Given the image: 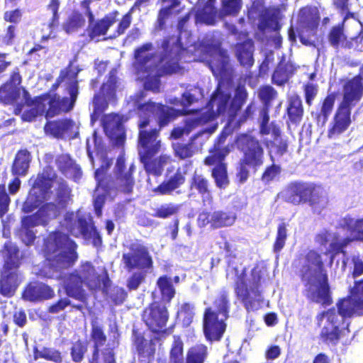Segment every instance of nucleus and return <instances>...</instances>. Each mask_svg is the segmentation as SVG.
<instances>
[{
  "mask_svg": "<svg viewBox=\"0 0 363 363\" xmlns=\"http://www.w3.org/2000/svg\"><path fill=\"white\" fill-rule=\"evenodd\" d=\"M300 277L306 282L305 296L310 302L323 307L333 303L328 272L320 253L315 250L308 251Z\"/></svg>",
  "mask_w": 363,
  "mask_h": 363,
  "instance_id": "f257e3e1",
  "label": "nucleus"
},
{
  "mask_svg": "<svg viewBox=\"0 0 363 363\" xmlns=\"http://www.w3.org/2000/svg\"><path fill=\"white\" fill-rule=\"evenodd\" d=\"M84 285L91 291H97L103 286V292L108 294L111 280L107 274L102 278L93 264L85 261L81 262L77 269L67 274L63 281V287L67 296L84 303L87 298L83 289Z\"/></svg>",
  "mask_w": 363,
  "mask_h": 363,
  "instance_id": "f03ea898",
  "label": "nucleus"
},
{
  "mask_svg": "<svg viewBox=\"0 0 363 363\" xmlns=\"http://www.w3.org/2000/svg\"><path fill=\"white\" fill-rule=\"evenodd\" d=\"M247 91L244 86L238 85L235 89V96L230 101V94L225 93L218 86L211 94L207 103L208 110L201 111L191 110L192 113H198L199 117L208 118L206 124L216 120L219 116L226 115L231 120L234 119L247 101Z\"/></svg>",
  "mask_w": 363,
  "mask_h": 363,
  "instance_id": "7ed1b4c3",
  "label": "nucleus"
},
{
  "mask_svg": "<svg viewBox=\"0 0 363 363\" xmlns=\"http://www.w3.org/2000/svg\"><path fill=\"white\" fill-rule=\"evenodd\" d=\"M215 310L208 306L203 316V330L209 342L220 341L227 328L225 320L229 318L230 303L229 291L221 289L213 302Z\"/></svg>",
  "mask_w": 363,
  "mask_h": 363,
  "instance_id": "20e7f679",
  "label": "nucleus"
},
{
  "mask_svg": "<svg viewBox=\"0 0 363 363\" xmlns=\"http://www.w3.org/2000/svg\"><path fill=\"white\" fill-rule=\"evenodd\" d=\"M352 315H345L335 308L318 313L315 316L317 325L320 327L324 318L325 323L321 328L319 339L326 345H336L342 342L346 344L350 340V330L345 318Z\"/></svg>",
  "mask_w": 363,
  "mask_h": 363,
  "instance_id": "39448f33",
  "label": "nucleus"
},
{
  "mask_svg": "<svg viewBox=\"0 0 363 363\" xmlns=\"http://www.w3.org/2000/svg\"><path fill=\"white\" fill-rule=\"evenodd\" d=\"M281 194L284 202L294 206L307 203L315 208L328 202L327 194L321 185L302 180L289 182Z\"/></svg>",
  "mask_w": 363,
  "mask_h": 363,
  "instance_id": "423d86ee",
  "label": "nucleus"
},
{
  "mask_svg": "<svg viewBox=\"0 0 363 363\" xmlns=\"http://www.w3.org/2000/svg\"><path fill=\"white\" fill-rule=\"evenodd\" d=\"M230 133L228 126L222 129L214 140L213 145L209 148V155L204 158L203 162L206 166H215L211 170V177L219 189H225L230 183L227 164L224 161L231 152L232 145H225Z\"/></svg>",
  "mask_w": 363,
  "mask_h": 363,
  "instance_id": "0eeeda50",
  "label": "nucleus"
},
{
  "mask_svg": "<svg viewBox=\"0 0 363 363\" xmlns=\"http://www.w3.org/2000/svg\"><path fill=\"white\" fill-rule=\"evenodd\" d=\"M262 269L255 265L250 271V278L247 280V272L243 269L235 277L233 289L236 298L242 303L247 312L258 309L262 296Z\"/></svg>",
  "mask_w": 363,
  "mask_h": 363,
  "instance_id": "6e6552de",
  "label": "nucleus"
},
{
  "mask_svg": "<svg viewBox=\"0 0 363 363\" xmlns=\"http://www.w3.org/2000/svg\"><path fill=\"white\" fill-rule=\"evenodd\" d=\"M238 146L242 153L236 168V179L245 183L250 176L249 168L256 172L264 164V150L261 143L254 136L242 134L238 140Z\"/></svg>",
  "mask_w": 363,
  "mask_h": 363,
  "instance_id": "1a4fd4ad",
  "label": "nucleus"
},
{
  "mask_svg": "<svg viewBox=\"0 0 363 363\" xmlns=\"http://www.w3.org/2000/svg\"><path fill=\"white\" fill-rule=\"evenodd\" d=\"M76 242L69 235L60 230L50 232L44 240V252L47 257L55 255L57 267L62 269L71 267L77 259Z\"/></svg>",
  "mask_w": 363,
  "mask_h": 363,
  "instance_id": "9d476101",
  "label": "nucleus"
},
{
  "mask_svg": "<svg viewBox=\"0 0 363 363\" xmlns=\"http://www.w3.org/2000/svg\"><path fill=\"white\" fill-rule=\"evenodd\" d=\"M110 332L113 333L111 342L106 345L103 350L101 349L106 341L107 337L102 326L91 323L90 338L93 342L91 356L88 363H117L115 350L119 345L120 333L117 325H114L110 328Z\"/></svg>",
  "mask_w": 363,
  "mask_h": 363,
  "instance_id": "9b49d317",
  "label": "nucleus"
},
{
  "mask_svg": "<svg viewBox=\"0 0 363 363\" xmlns=\"http://www.w3.org/2000/svg\"><path fill=\"white\" fill-rule=\"evenodd\" d=\"M67 96H61L57 93L45 92V101H43V108L40 109L39 116L51 118L62 113L70 112L74 107L79 91L78 82H71L67 87Z\"/></svg>",
  "mask_w": 363,
  "mask_h": 363,
  "instance_id": "f8f14e48",
  "label": "nucleus"
},
{
  "mask_svg": "<svg viewBox=\"0 0 363 363\" xmlns=\"http://www.w3.org/2000/svg\"><path fill=\"white\" fill-rule=\"evenodd\" d=\"M169 319L167 307L161 301L150 303L142 313V320L148 330L161 337H167L173 333L174 325L167 328Z\"/></svg>",
  "mask_w": 363,
  "mask_h": 363,
  "instance_id": "ddd939ff",
  "label": "nucleus"
},
{
  "mask_svg": "<svg viewBox=\"0 0 363 363\" xmlns=\"http://www.w3.org/2000/svg\"><path fill=\"white\" fill-rule=\"evenodd\" d=\"M359 102L360 100L342 92V99L328 125L327 136L329 139H337L349 129L352 123V109Z\"/></svg>",
  "mask_w": 363,
  "mask_h": 363,
  "instance_id": "4468645a",
  "label": "nucleus"
},
{
  "mask_svg": "<svg viewBox=\"0 0 363 363\" xmlns=\"http://www.w3.org/2000/svg\"><path fill=\"white\" fill-rule=\"evenodd\" d=\"M162 52L160 62L163 71L167 74L177 72L179 69V61L185 48L180 36L168 35L162 42Z\"/></svg>",
  "mask_w": 363,
  "mask_h": 363,
  "instance_id": "2eb2a0df",
  "label": "nucleus"
},
{
  "mask_svg": "<svg viewBox=\"0 0 363 363\" xmlns=\"http://www.w3.org/2000/svg\"><path fill=\"white\" fill-rule=\"evenodd\" d=\"M117 82L116 70L112 69L108 74L107 81L102 83L99 91L93 96L94 108L91 114L92 121H96L104 113L110 101L116 100Z\"/></svg>",
  "mask_w": 363,
  "mask_h": 363,
  "instance_id": "dca6fc26",
  "label": "nucleus"
},
{
  "mask_svg": "<svg viewBox=\"0 0 363 363\" xmlns=\"http://www.w3.org/2000/svg\"><path fill=\"white\" fill-rule=\"evenodd\" d=\"M320 13L316 6L306 5L299 9L297 13V32L300 42L306 46H313V41L303 35V32H308L313 35L316 34L320 24Z\"/></svg>",
  "mask_w": 363,
  "mask_h": 363,
  "instance_id": "f3484780",
  "label": "nucleus"
},
{
  "mask_svg": "<svg viewBox=\"0 0 363 363\" xmlns=\"http://www.w3.org/2000/svg\"><path fill=\"white\" fill-rule=\"evenodd\" d=\"M73 214L65 218L66 228L69 233L75 238L83 237L85 240H91L92 245L99 248L102 245L101 236L94 225L91 218L87 219L84 216L74 219Z\"/></svg>",
  "mask_w": 363,
  "mask_h": 363,
  "instance_id": "a211bd4d",
  "label": "nucleus"
},
{
  "mask_svg": "<svg viewBox=\"0 0 363 363\" xmlns=\"http://www.w3.org/2000/svg\"><path fill=\"white\" fill-rule=\"evenodd\" d=\"M130 251L123 253L122 259L128 271L138 269L140 271H147L153 267V260L147 247L140 244H132L129 247Z\"/></svg>",
  "mask_w": 363,
  "mask_h": 363,
  "instance_id": "6ab92c4d",
  "label": "nucleus"
},
{
  "mask_svg": "<svg viewBox=\"0 0 363 363\" xmlns=\"http://www.w3.org/2000/svg\"><path fill=\"white\" fill-rule=\"evenodd\" d=\"M336 306L345 315H363V278L354 282L347 297L340 299Z\"/></svg>",
  "mask_w": 363,
  "mask_h": 363,
  "instance_id": "aec40b11",
  "label": "nucleus"
},
{
  "mask_svg": "<svg viewBox=\"0 0 363 363\" xmlns=\"http://www.w3.org/2000/svg\"><path fill=\"white\" fill-rule=\"evenodd\" d=\"M21 89L24 103L16 102L13 113L15 115H19L25 106L30 107L21 114V119L23 121L32 122L39 116L40 109L43 108V101H45L46 95L43 93L32 98L25 87L21 86Z\"/></svg>",
  "mask_w": 363,
  "mask_h": 363,
  "instance_id": "412c9836",
  "label": "nucleus"
},
{
  "mask_svg": "<svg viewBox=\"0 0 363 363\" xmlns=\"http://www.w3.org/2000/svg\"><path fill=\"white\" fill-rule=\"evenodd\" d=\"M236 218L235 213L232 211L218 210L212 213L204 211L199 214L197 223L200 227L210 225L211 228L218 229L233 225Z\"/></svg>",
  "mask_w": 363,
  "mask_h": 363,
  "instance_id": "4be33fe9",
  "label": "nucleus"
},
{
  "mask_svg": "<svg viewBox=\"0 0 363 363\" xmlns=\"http://www.w3.org/2000/svg\"><path fill=\"white\" fill-rule=\"evenodd\" d=\"M149 124V118H144L138 123V143L143 148L140 152H159L161 147L160 140H157L160 129L147 130L146 128Z\"/></svg>",
  "mask_w": 363,
  "mask_h": 363,
  "instance_id": "5701e85b",
  "label": "nucleus"
},
{
  "mask_svg": "<svg viewBox=\"0 0 363 363\" xmlns=\"http://www.w3.org/2000/svg\"><path fill=\"white\" fill-rule=\"evenodd\" d=\"M21 82L19 72H13L9 79L0 86V103L4 106L16 104L21 96Z\"/></svg>",
  "mask_w": 363,
  "mask_h": 363,
  "instance_id": "b1692460",
  "label": "nucleus"
},
{
  "mask_svg": "<svg viewBox=\"0 0 363 363\" xmlns=\"http://www.w3.org/2000/svg\"><path fill=\"white\" fill-rule=\"evenodd\" d=\"M55 296V291L50 286L38 281L28 283L21 294L23 300L33 303L50 300Z\"/></svg>",
  "mask_w": 363,
  "mask_h": 363,
  "instance_id": "393cba45",
  "label": "nucleus"
},
{
  "mask_svg": "<svg viewBox=\"0 0 363 363\" xmlns=\"http://www.w3.org/2000/svg\"><path fill=\"white\" fill-rule=\"evenodd\" d=\"M102 123L105 131L115 145H123L126 138V134L120 116L115 113L104 115Z\"/></svg>",
  "mask_w": 363,
  "mask_h": 363,
  "instance_id": "a878e982",
  "label": "nucleus"
},
{
  "mask_svg": "<svg viewBox=\"0 0 363 363\" xmlns=\"http://www.w3.org/2000/svg\"><path fill=\"white\" fill-rule=\"evenodd\" d=\"M281 18V9L278 6L264 7L259 15L257 28L261 33L267 30L278 33L281 28L279 22Z\"/></svg>",
  "mask_w": 363,
  "mask_h": 363,
  "instance_id": "bb28decb",
  "label": "nucleus"
},
{
  "mask_svg": "<svg viewBox=\"0 0 363 363\" xmlns=\"http://www.w3.org/2000/svg\"><path fill=\"white\" fill-rule=\"evenodd\" d=\"M75 128V122L69 118L48 121L44 125V131L47 135L57 139H63L70 136Z\"/></svg>",
  "mask_w": 363,
  "mask_h": 363,
  "instance_id": "cd10ccee",
  "label": "nucleus"
},
{
  "mask_svg": "<svg viewBox=\"0 0 363 363\" xmlns=\"http://www.w3.org/2000/svg\"><path fill=\"white\" fill-rule=\"evenodd\" d=\"M297 69L296 65L282 56L272 75V82L277 86H284L294 75Z\"/></svg>",
  "mask_w": 363,
  "mask_h": 363,
  "instance_id": "c85d7f7f",
  "label": "nucleus"
},
{
  "mask_svg": "<svg viewBox=\"0 0 363 363\" xmlns=\"http://www.w3.org/2000/svg\"><path fill=\"white\" fill-rule=\"evenodd\" d=\"M337 98L336 92L328 93L319 103V109L312 112L311 115L318 126L325 125L331 115Z\"/></svg>",
  "mask_w": 363,
  "mask_h": 363,
  "instance_id": "c756f323",
  "label": "nucleus"
},
{
  "mask_svg": "<svg viewBox=\"0 0 363 363\" xmlns=\"http://www.w3.org/2000/svg\"><path fill=\"white\" fill-rule=\"evenodd\" d=\"M61 207L54 202H46L41 205L36 212L28 215L38 225L46 227L52 220L60 216Z\"/></svg>",
  "mask_w": 363,
  "mask_h": 363,
  "instance_id": "7c9ffc66",
  "label": "nucleus"
},
{
  "mask_svg": "<svg viewBox=\"0 0 363 363\" xmlns=\"http://www.w3.org/2000/svg\"><path fill=\"white\" fill-rule=\"evenodd\" d=\"M217 128L218 123H214L210 127L200 130L199 132L196 133V134L191 137V143H182L178 142L173 143L172 148L174 150V156L180 160H186L191 157L195 153L192 142L194 141L199 136L202 135L203 133H208L210 135L213 133L217 129Z\"/></svg>",
  "mask_w": 363,
  "mask_h": 363,
  "instance_id": "2f4dec72",
  "label": "nucleus"
},
{
  "mask_svg": "<svg viewBox=\"0 0 363 363\" xmlns=\"http://www.w3.org/2000/svg\"><path fill=\"white\" fill-rule=\"evenodd\" d=\"M158 152H139L140 160L143 164L146 172L155 176H160L163 171V167L169 160L165 155L154 158Z\"/></svg>",
  "mask_w": 363,
  "mask_h": 363,
  "instance_id": "473e14b6",
  "label": "nucleus"
},
{
  "mask_svg": "<svg viewBox=\"0 0 363 363\" xmlns=\"http://www.w3.org/2000/svg\"><path fill=\"white\" fill-rule=\"evenodd\" d=\"M254 51L255 44L250 38L235 45V55L240 65L246 69H250L254 65Z\"/></svg>",
  "mask_w": 363,
  "mask_h": 363,
  "instance_id": "72a5a7b5",
  "label": "nucleus"
},
{
  "mask_svg": "<svg viewBox=\"0 0 363 363\" xmlns=\"http://www.w3.org/2000/svg\"><path fill=\"white\" fill-rule=\"evenodd\" d=\"M116 22V15H106L102 18L89 21V25L86 29L87 35L91 40L101 35H105L110 27Z\"/></svg>",
  "mask_w": 363,
  "mask_h": 363,
  "instance_id": "f704fd0d",
  "label": "nucleus"
},
{
  "mask_svg": "<svg viewBox=\"0 0 363 363\" xmlns=\"http://www.w3.org/2000/svg\"><path fill=\"white\" fill-rule=\"evenodd\" d=\"M134 344L140 363L154 362L156 350L152 340L147 342L142 334H137L134 338Z\"/></svg>",
  "mask_w": 363,
  "mask_h": 363,
  "instance_id": "c9c22d12",
  "label": "nucleus"
},
{
  "mask_svg": "<svg viewBox=\"0 0 363 363\" xmlns=\"http://www.w3.org/2000/svg\"><path fill=\"white\" fill-rule=\"evenodd\" d=\"M286 113L288 125H298L303 120L304 108L301 97L298 94L291 96L287 101Z\"/></svg>",
  "mask_w": 363,
  "mask_h": 363,
  "instance_id": "e433bc0d",
  "label": "nucleus"
},
{
  "mask_svg": "<svg viewBox=\"0 0 363 363\" xmlns=\"http://www.w3.org/2000/svg\"><path fill=\"white\" fill-rule=\"evenodd\" d=\"M20 284L18 271L1 269L0 277V294L12 297Z\"/></svg>",
  "mask_w": 363,
  "mask_h": 363,
  "instance_id": "4c0bfd02",
  "label": "nucleus"
},
{
  "mask_svg": "<svg viewBox=\"0 0 363 363\" xmlns=\"http://www.w3.org/2000/svg\"><path fill=\"white\" fill-rule=\"evenodd\" d=\"M57 174L50 165L45 166L34 179L32 189H38L42 194H47L52 187Z\"/></svg>",
  "mask_w": 363,
  "mask_h": 363,
  "instance_id": "58836bf2",
  "label": "nucleus"
},
{
  "mask_svg": "<svg viewBox=\"0 0 363 363\" xmlns=\"http://www.w3.org/2000/svg\"><path fill=\"white\" fill-rule=\"evenodd\" d=\"M4 264L2 269L18 271L21 264V256L18 247L10 242H6L3 247Z\"/></svg>",
  "mask_w": 363,
  "mask_h": 363,
  "instance_id": "ea45409f",
  "label": "nucleus"
},
{
  "mask_svg": "<svg viewBox=\"0 0 363 363\" xmlns=\"http://www.w3.org/2000/svg\"><path fill=\"white\" fill-rule=\"evenodd\" d=\"M162 7L159 10L157 18V27L163 29L165 26L166 20L172 15L179 14L183 7L182 0H160Z\"/></svg>",
  "mask_w": 363,
  "mask_h": 363,
  "instance_id": "a19ab883",
  "label": "nucleus"
},
{
  "mask_svg": "<svg viewBox=\"0 0 363 363\" xmlns=\"http://www.w3.org/2000/svg\"><path fill=\"white\" fill-rule=\"evenodd\" d=\"M189 113H191V111L188 112H183L182 111L176 109L173 107L162 104V103H157L155 115L157 117V122L159 129L160 130L161 128L167 126L178 116Z\"/></svg>",
  "mask_w": 363,
  "mask_h": 363,
  "instance_id": "79ce46f5",
  "label": "nucleus"
},
{
  "mask_svg": "<svg viewBox=\"0 0 363 363\" xmlns=\"http://www.w3.org/2000/svg\"><path fill=\"white\" fill-rule=\"evenodd\" d=\"M208 118L205 116L199 117L198 113L193 117L189 118L184 121V125L182 127H174L170 133V138L173 140H178L182 138L184 135H188L193 130L199 126H203L206 124Z\"/></svg>",
  "mask_w": 363,
  "mask_h": 363,
  "instance_id": "37998d69",
  "label": "nucleus"
},
{
  "mask_svg": "<svg viewBox=\"0 0 363 363\" xmlns=\"http://www.w3.org/2000/svg\"><path fill=\"white\" fill-rule=\"evenodd\" d=\"M31 160V154L27 149L18 150L11 168L12 174L17 177H25L28 174Z\"/></svg>",
  "mask_w": 363,
  "mask_h": 363,
  "instance_id": "c03bdc74",
  "label": "nucleus"
},
{
  "mask_svg": "<svg viewBox=\"0 0 363 363\" xmlns=\"http://www.w3.org/2000/svg\"><path fill=\"white\" fill-rule=\"evenodd\" d=\"M342 90V92L362 100L363 97V64L359 67V73L357 75L344 81Z\"/></svg>",
  "mask_w": 363,
  "mask_h": 363,
  "instance_id": "a18cd8bd",
  "label": "nucleus"
},
{
  "mask_svg": "<svg viewBox=\"0 0 363 363\" xmlns=\"http://www.w3.org/2000/svg\"><path fill=\"white\" fill-rule=\"evenodd\" d=\"M185 172L178 169L176 172L170 177L167 180L162 182L154 190L155 193L160 195L171 194L175 189L180 187L185 183Z\"/></svg>",
  "mask_w": 363,
  "mask_h": 363,
  "instance_id": "49530a36",
  "label": "nucleus"
},
{
  "mask_svg": "<svg viewBox=\"0 0 363 363\" xmlns=\"http://www.w3.org/2000/svg\"><path fill=\"white\" fill-rule=\"evenodd\" d=\"M55 164L57 169L62 174L72 173L74 181H77L82 177V172L81 167L75 163L69 155L62 154L57 156L55 160Z\"/></svg>",
  "mask_w": 363,
  "mask_h": 363,
  "instance_id": "de8ad7c7",
  "label": "nucleus"
},
{
  "mask_svg": "<svg viewBox=\"0 0 363 363\" xmlns=\"http://www.w3.org/2000/svg\"><path fill=\"white\" fill-rule=\"evenodd\" d=\"M271 133L273 137V140L269 141L271 148L274 149L275 155L283 156L288 151L289 143L281 136V128L274 121L271 122Z\"/></svg>",
  "mask_w": 363,
  "mask_h": 363,
  "instance_id": "09e8293b",
  "label": "nucleus"
},
{
  "mask_svg": "<svg viewBox=\"0 0 363 363\" xmlns=\"http://www.w3.org/2000/svg\"><path fill=\"white\" fill-rule=\"evenodd\" d=\"M36 226H38V223L34 221L29 216H25L21 218L18 235L26 246H30L34 243L36 236L32 228Z\"/></svg>",
  "mask_w": 363,
  "mask_h": 363,
  "instance_id": "8fccbe9b",
  "label": "nucleus"
},
{
  "mask_svg": "<svg viewBox=\"0 0 363 363\" xmlns=\"http://www.w3.org/2000/svg\"><path fill=\"white\" fill-rule=\"evenodd\" d=\"M327 39L330 45L334 49L345 48V43L348 42L345 33V26L339 23L332 26L327 35Z\"/></svg>",
  "mask_w": 363,
  "mask_h": 363,
  "instance_id": "3c124183",
  "label": "nucleus"
},
{
  "mask_svg": "<svg viewBox=\"0 0 363 363\" xmlns=\"http://www.w3.org/2000/svg\"><path fill=\"white\" fill-rule=\"evenodd\" d=\"M135 169V166L131 164L125 172L116 173V174H115L118 190L125 194L132 193L135 184L133 177Z\"/></svg>",
  "mask_w": 363,
  "mask_h": 363,
  "instance_id": "603ef678",
  "label": "nucleus"
},
{
  "mask_svg": "<svg viewBox=\"0 0 363 363\" xmlns=\"http://www.w3.org/2000/svg\"><path fill=\"white\" fill-rule=\"evenodd\" d=\"M156 286L159 289L162 301L170 303L176 294L172 279L167 275L160 276L157 279Z\"/></svg>",
  "mask_w": 363,
  "mask_h": 363,
  "instance_id": "864d4df0",
  "label": "nucleus"
},
{
  "mask_svg": "<svg viewBox=\"0 0 363 363\" xmlns=\"http://www.w3.org/2000/svg\"><path fill=\"white\" fill-rule=\"evenodd\" d=\"M33 358L35 360L43 359L54 363H62L64 355L61 351L53 347H43L41 350H38L37 347H34Z\"/></svg>",
  "mask_w": 363,
  "mask_h": 363,
  "instance_id": "5fc2aeb1",
  "label": "nucleus"
},
{
  "mask_svg": "<svg viewBox=\"0 0 363 363\" xmlns=\"http://www.w3.org/2000/svg\"><path fill=\"white\" fill-rule=\"evenodd\" d=\"M146 94L143 91L137 94L133 99L134 106L138 112V116L141 118L140 120L146 118L145 116L152 113L155 114L157 108V104L148 101L147 102L140 103V101L145 97Z\"/></svg>",
  "mask_w": 363,
  "mask_h": 363,
  "instance_id": "6e6d98bb",
  "label": "nucleus"
},
{
  "mask_svg": "<svg viewBox=\"0 0 363 363\" xmlns=\"http://www.w3.org/2000/svg\"><path fill=\"white\" fill-rule=\"evenodd\" d=\"M270 160L272 162V164L265 167L260 177L261 181L264 184H269L279 180L282 172L281 166L274 162V156L271 155Z\"/></svg>",
  "mask_w": 363,
  "mask_h": 363,
  "instance_id": "4d7b16f0",
  "label": "nucleus"
},
{
  "mask_svg": "<svg viewBox=\"0 0 363 363\" xmlns=\"http://www.w3.org/2000/svg\"><path fill=\"white\" fill-rule=\"evenodd\" d=\"M242 6V0H220L218 16L221 18L236 16L240 13Z\"/></svg>",
  "mask_w": 363,
  "mask_h": 363,
  "instance_id": "13d9d810",
  "label": "nucleus"
},
{
  "mask_svg": "<svg viewBox=\"0 0 363 363\" xmlns=\"http://www.w3.org/2000/svg\"><path fill=\"white\" fill-rule=\"evenodd\" d=\"M180 205L174 203H164L153 209L152 216L160 219H167L178 214Z\"/></svg>",
  "mask_w": 363,
  "mask_h": 363,
  "instance_id": "bf43d9fd",
  "label": "nucleus"
},
{
  "mask_svg": "<svg viewBox=\"0 0 363 363\" xmlns=\"http://www.w3.org/2000/svg\"><path fill=\"white\" fill-rule=\"evenodd\" d=\"M56 201L59 206L65 208L68 202L71 200L72 189L63 179L57 182V186L55 189Z\"/></svg>",
  "mask_w": 363,
  "mask_h": 363,
  "instance_id": "052dcab7",
  "label": "nucleus"
},
{
  "mask_svg": "<svg viewBox=\"0 0 363 363\" xmlns=\"http://www.w3.org/2000/svg\"><path fill=\"white\" fill-rule=\"evenodd\" d=\"M88 351V344L86 341L79 339L71 343L69 354L74 363H81L85 359Z\"/></svg>",
  "mask_w": 363,
  "mask_h": 363,
  "instance_id": "680f3d73",
  "label": "nucleus"
},
{
  "mask_svg": "<svg viewBox=\"0 0 363 363\" xmlns=\"http://www.w3.org/2000/svg\"><path fill=\"white\" fill-rule=\"evenodd\" d=\"M208 355L205 345L198 344L189 349L186 355V363H203Z\"/></svg>",
  "mask_w": 363,
  "mask_h": 363,
  "instance_id": "e2e57ef3",
  "label": "nucleus"
},
{
  "mask_svg": "<svg viewBox=\"0 0 363 363\" xmlns=\"http://www.w3.org/2000/svg\"><path fill=\"white\" fill-rule=\"evenodd\" d=\"M354 240H356L355 236L352 238L347 237L339 240L338 235H335L332 239L329 248L325 252V255H330L333 259L340 253H345L344 249Z\"/></svg>",
  "mask_w": 363,
  "mask_h": 363,
  "instance_id": "0e129e2a",
  "label": "nucleus"
},
{
  "mask_svg": "<svg viewBox=\"0 0 363 363\" xmlns=\"http://www.w3.org/2000/svg\"><path fill=\"white\" fill-rule=\"evenodd\" d=\"M85 24V19L79 11H73L62 25L63 30L68 34L82 28Z\"/></svg>",
  "mask_w": 363,
  "mask_h": 363,
  "instance_id": "69168bd1",
  "label": "nucleus"
},
{
  "mask_svg": "<svg viewBox=\"0 0 363 363\" xmlns=\"http://www.w3.org/2000/svg\"><path fill=\"white\" fill-rule=\"evenodd\" d=\"M189 186L191 190H196L201 196L210 195L209 181L202 174L194 173L191 178Z\"/></svg>",
  "mask_w": 363,
  "mask_h": 363,
  "instance_id": "338daca9",
  "label": "nucleus"
},
{
  "mask_svg": "<svg viewBox=\"0 0 363 363\" xmlns=\"http://www.w3.org/2000/svg\"><path fill=\"white\" fill-rule=\"evenodd\" d=\"M170 363H186L184 359V343L178 335L174 336V340L169 351Z\"/></svg>",
  "mask_w": 363,
  "mask_h": 363,
  "instance_id": "774afa93",
  "label": "nucleus"
}]
</instances>
